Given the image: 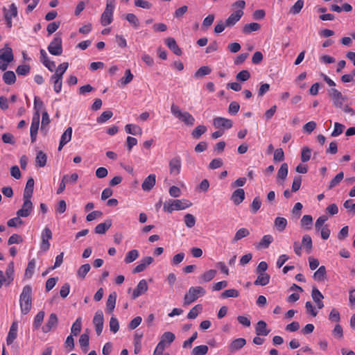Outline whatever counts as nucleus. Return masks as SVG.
<instances>
[{"instance_id":"f257e3e1","label":"nucleus","mask_w":355,"mask_h":355,"mask_svg":"<svg viewBox=\"0 0 355 355\" xmlns=\"http://www.w3.org/2000/svg\"><path fill=\"white\" fill-rule=\"evenodd\" d=\"M19 305L23 315H26L31 310L32 287L30 285L24 286L22 292L19 295Z\"/></svg>"},{"instance_id":"f03ea898","label":"nucleus","mask_w":355,"mask_h":355,"mask_svg":"<svg viewBox=\"0 0 355 355\" xmlns=\"http://www.w3.org/2000/svg\"><path fill=\"white\" fill-rule=\"evenodd\" d=\"M191 202L185 199L169 200L164 204V210L171 213L175 210H183L191 206Z\"/></svg>"},{"instance_id":"7ed1b4c3","label":"nucleus","mask_w":355,"mask_h":355,"mask_svg":"<svg viewBox=\"0 0 355 355\" xmlns=\"http://www.w3.org/2000/svg\"><path fill=\"white\" fill-rule=\"evenodd\" d=\"M172 114L185 125L192 126L195 123V118L188 112H182L176 105L172 104L171 107Z\"/></svg>"},{"instance_id":"20e7f679","label":"nucleus","mask_w":355,"mask_h":355,"mask_svg":"<svg viewBox=\"0 0 355 355\" xmlns=\"http://www.w3.org/2000/svg\"><path fill=\"white\" fill-rule=\"evenodd\" d=\"M206 291L202 286L190 287L184 297V305L187 306L194 302L198 297L205 295Z\"/></svg>"},{"instance_id":"39448f33","label":"nucleus","mask_w":355,"mask_h":355,"mask_svg":"<svg viewBox=\"0 0 355 355\" xmlns=\"http://www.w3.org/2000/svg\"><path fill=\"white\" fill-rule=\"evenodd\" d=\"M114 8V0H106V7L101 17V23L103 26H106L112 22Z\"/></svg>"},{"instance_id":"423d86ee","label":"nucleus","mask_w":355,"mask_h":355,"mask_svg":"<svg viewBox=\"0 0 355 355\" xmlns=\"http://www.w3.org/2000/svg\"><path fill=\"white\" fill-rule=\"evenodd\" d=\"M328 94L331 98L334 107L342 108L344 103L347 100V97L342 94V93L335 88H331L328 90Z\"/></svg>"},{"instance_id":"0eeeda50","label":"nucleus","mask_w":355,"mask_h":355,"mask_svg":"<svg viewBox=\"0 0 355 355\" xmlns=\"http://www.w3.org/2000/svg\"><path fill=\"white\" fill-rule=\"evenodd\" d=\"M53 234L51 230L47 226L44 228L41 234V242L40 245V250L46 252L50 248L49 240L52 239Z\"/></svg>"},{"instance_id":"6e6552de","label":"nucleus","mask_w":355,"mask_h":355,"mask_svg":"<svg viewBox=\"0 0 355 355\" xmlns=\"http://www.w3.org/2000/svg\"><path fill=\"white\" fill-rule=\"evenodd\" d=\"M62 38L61 37L55 35L53 40L51 42L48 46L49 52L53 55H60L62 53Z\"/></svg>"},{"instance_id":"1a4fd4ad","label":"nucleus","mask_w":355,"mask_h":355,"mask_svg":"<svg viewBox=\"0 0 355 355\" xmlns=\"http://www.w3.org/2000/svg\"><path fill=\"white\" fill-rule=\"evenodd\" d=\"M40 114L38 112L34 113L32 118V122L30 129L31 139L32 143L36 141L37 131L40 125Z\"/></svg>"},{"instance_id":"9d476101","label":"nucleus","mask_w":355,"mask_h":355,"mask_svg":"<svg viewBox=\"0 0 355 355\" xmlns=\"http://www.w3.org/2000/svg\"><path fill=\"white\" fill-rule=\"evenodd\" d=\"M169 173L173 176L178 175L180 173L182 162L181 158L176 156L170 159L168 163Z\"/></svg>"},{"instance_id":"9b49d317","label":"nucleus","mask_w":355,"mask_h":355,"mask_svg":"<svg viewBox=\"0 0 355 355\" xmlns=\"http://www.w3.org/2000/svg\"><path fill=\"white\" fill-rule=\"evenodd\" d=\"M23 205L20 209L17 212V215L19 217H27L33 211V203L31 198H23Z\"/></svg>"},{"instance_id":"f8f14e48","label":"nucleus","mask_w":355,"mask_h":355,"mask_svg":"<svg viewBox=\"0 0 355 355\" xmlns=\"http://www.w3.org/2000/svg\"><path fill=\"white\" fill-rule=\"evenodd\" d=\"M213 125L218 129H230L232 127V121L224 117L218 116L214 119Z\"/></svg>"},{"instance_id":"ddd939ff","label":"nucleus","mask_w":355,"mask_h":355,"mask_svg":"<svg viewBox=\"0 0 355 355\" xmlns=\"http://www.w3.org/2000/svg\"><path fill=\"white\" fill-rule=\"evenodd\" d=\"M103 311L101 310H98L94 315V319H93V323L95 326L96 332L98 336L101 335V334L103 331Z\"/></svg>"},{"instance_id":"4468645a","label":"nucleus","mask_w":355,"mask_h":355,"mask_svg":"<svg viewBox=\"0 0 355 355\" xmlns=\"http://www.w3.org/2000/svg\"><path fill=\"white\" fill-rule=\"evenodd\" d=\"M58 324V319L55 313L50 314L46 324L42 327V329L44 333H48L55 329Z\"/></svg>"},{"instance_id":"2eb2a0df","label":"nucleus","mask_w":355,"mask_h":355,"mask_svg":"<svg viewBox=\"0 0 355 355\" xmlns=\"http://www.w3.org/2000/svg\"><path fill=\"white\" fill-rule=\"evenodd\" d=\"M156 184L155 174H150L144 180L141 184V189L144 191L148 192L153 189Z\"/></svg>"},{"instance_id":"dca6fc26","label":"nucleus","mask_w":355,"mask_h":355,"mask_svg":"<svg viewBox=\"0 0 355 355\" xmlns=\"http://www.w3.org/2000/svg\"><path fill=\"white\" fill-rule=\"evenodd\" d=\"M148 284L146 279H141L139 282L136 288L132 294V299H136L140 295L144 294L148 291Z\"/></svg>"},{"instance_id":"f3484780","label":"nucleus","mask_w":355,"mask_h":355,"mask_svg":"<svg viewBox=\"0 0 355 355\" xmlns=\"http://www.w3.org/2000/svg\"><path fill=\"white\" fill-rule=\"evenodd\" d=\"M243 15V11L241 10H236L232 12L225 21V25L227 27L234 26Z\"/></svg>"},{"instance_id":"a211bd4d","label":"nucleus","mask_w":355,"mask_h":355,"mask_svg":"<svg viewBox=\"0 0 355 355\" xmlns=\"http://www.w3.org/2000/svg\"><path fill=\"white\" fill-rule=\"evenodd\" d=\"M17 8L13 3L10 5L9 12H6L4 15L5 19L6 21L7 26L10 28L12 26V19L17 16Z\"/></svg>"},{"instance_id":"6ab92c4d","label":"nucleus","mask_w":355,"mask_h":355,"mask_svg":"<svg viewBox=\"0 0 355 355\" xmlns=\"http://www.w3.org/2000/svg\"><path fill=\"white\" fill-rule=\"evenodd\" d=\"M17 331H18V322L14 321L9 329L7 338H6V343L8 345H10L13 343L14 340L17 337Z\"/></svg>"},{"instance_id":"aec40b11","label":"nucleus","mask_w":355,"mask_h":355,"mask_svg":"<svg viewBox=\"0 0 355 355\" xmlns=\"http://www.w3.org/2000/svg\"><path fill=\"white\" fill-rule=\"evenodd\" d=\"M0 60L7 62H11L14 60L12 49L8 44L0 49Z\"/></svg>"},{"instance_id":"412c9836","label":"nucleus","mask_w":355,"mask_h":355,"mask_svg":"<svg viewBox=\"0 0 355 355\" xmlns=\"http://www.w3.org/2000/svg\"><path fill=\"white\" fill-rule=\"evenodd\" d=\"M72 128L68 127L66 130L61 135L58 150L60 151L64 145L69 142L72 137Z\"/></svg>"},{"instance_id":"4be33fe9","label":"nucleus","mask_w":355,"mask_h":355,"mask_svg":"<svg viewBox=\"0 0 355 355\" xmlns=\"http://www.w3.org/2000/svg\"><path fill=\"white\" fill-rule=\"evenodd\" d=\"M245 199V191L243 189H236L232 194L230 200L235 205H239L243 202Z\"/></svg>"},{"instance_id":"5701e85b","label":"nucleus","mask_w":355,"mask_h":355,"mask_svg":"<svg viewBox=\"0 0 355 355\" xmlns=\"http://www.w3.org/2000/svg\"><path fill=\"white\" fill-rule=\"evenodd\" d=\"M175 339V336L171 331L164 332L160 338V340L158 343L164 346V347H168Z\"/></svg>"},{"instance_id":"b1692460","label":"nucleus","mask_w":355,"mask_h":355,"mask_svg":"<svg viewBox=\"0 0 355 355\" xmlns=\"http://www.w3.org/2000/svg\"><path fill=\"white\" fill-rule=\"evenodd\" d=\"M153 261V258L151 257H146L140 261V263L134 268V273H139L144 271L148 266L151 264Z\"/></svg>"},{"instance_id":"393cba45","label":"nucleus","mask_w":355,"mask_h":355,"mask_svg":"<svg viewBox=\"0 0 355 355\" xmlns=\"http://www.w3.org/2000/svg\"><path fill=\"white\" fill-rule=\"evenodd\" d=\"M165 44L175 55H181L182 52L177 44L175 40L173 37H168L165 40Z\"/></svg>"},{"instance_id":"a878e982","label":"nucleus","mask_w":355,"mask_h":355,"mask_svg":"<svg viewBox=\"0 0 355 355\" xmlns=\"http://www.w3.org/2000/svg\"><path fill=\"white\" fill-rule=\"evenodd\" d=\"M255 332L257 336H266L270 333L266 322L263 320L259 321L255 327Z\"/></svg>"},{"instance_id":"bb28decb","label":"nucleus","mask_w":355,"mask_h":355,"mask_svg":"<svg viewBox=\"0 0 355 355\" xmlns=\"http://www.w3.org/2000/svg\"><path fill=\"white\" fill-rule=\"evenodd\" d=\"M112 226V220L107 219L105 222L99 223L95 227L96 234H103Z\"/></svg>"},{"instance_id":"cd10ccee","label":"nucleus","mask_w":355,"mask_h":355,"mask_svg":"<svg viewBox=\"0 0 355 355\" xmlns=\"http://www.w3.org/2000/svg\"><path fill=\"white\" fill-rule=\"evenodd\" d=\"M34 188V180L31 178H29L26 184V187L23 194V198H31L33 196Z\"/></svg>"},{"instance_id":"c85d7f7f","label":"nucleus","mask_w":355,"mask_h":355,"mask_svg":"<svg viewBox=\"0 0 355 355\" xmlns=\"http://www.w3.org/2000/svg\"><path fill=\"white\" fill-rule=\"evenodd\" d=\"M245 339L243 338H239L232 340V342L230 345L229 348L231 352H234L243 348L245 345Z\"/></svg>"},{"instance_id":"c756f323","label":"nucleus","mask_w":355,"mask_h":355,"mask_svg":"<svg viewBox=\"0 0 355 355\" xmlns=\"http://www.w3.org/2000/svg\"><path fill=\"white\" fill-rule=\"evenodd\" d=\"M4 275L7 279V284H10L15 278V266L13 262L8 263Z\"/></svg>"},{"instance_id":"7c9ffc66","label":"nucleus","mask_w":355,"mask_h":355,"mask_svg":"<svg viewBox=\"0 0 355 355\" xmlns=\"http://www.w3.org/2000/svg\"><path fill=\"white\" fill-rule=\"evenodd\" d=\"M288 164L286 163H283L277 172V181L279 183L282 184L281 181L284 182L285 180L288 175Z\"/></svg>"},{"instance_id":"2f4dec72","label":"nucleus","mask_w":355,"mask_h":355,"mask_svg":"<svg viewBox=\"0 0 355 355\" xmlns=\"http://www.w3.org/2000/svg\"><path fill=\"white\" fill-rule=\"evenodd\" d=\"M258 276L257 279L254 281V284L256 286H266L270 282V275L265 272V273H257Z\"/></svg>"},{"instance_id":"473e14b6","label":"nucleus","mask_w":355,"mask_h":355,"mask_svg":"<svg viewBox=\"0 0 355 355\" xmlns=\"http://www.w3.org/2000/svg\"><path fill=\"white\" fill-rule=\"evenodd\" d=\"M116 300V293L115 292L110 293L106 302V310L107 312L111 313L114 309Z\"/></svg>"},{"instance_id":"72a5a7b5","label":"nucleus","mask_w":355,"mask_h":355,"mask_svg":"<svg viewBox=\"0 0 355 355\" xmlns=\"http://www.w3.org/2000/svg\"><path fill=\"white\" fill-rule=\"evenodd\" d=\"M125 130L128 134L132 135H141L142 134V129L136 124H127L125 126Z\"/></svg>"},{"instance_id":"f704fd0d","label":"nucleus","mask_w":355,"mask_h":355,"mask_svg":"<svg viewBox=\"0 0 355 355\" xmlns=\"http://www.w3.org/2000/svg\"><path fill=\"white\" fill-rule=\"evenodd\" d=\"M217 273V271L214 269L209 270L206 272H205L203 274H202L199 279H200V282H209L211 280H212L216 275Z\"/></svg>"},{"instance_id":"c9c22d12","label":"nucleus","mask_w":355,"mask_h":355,"mask_svg":"<svg viewBox=\"0 0 355 355\" xmlns=\"http://www.w3.org/2000/svg\"><path fill=\"white\" fill-rule=\"evenodd\" d=\"M274 239L272 235L266 234L264 235L260 242L258 243L257 248H268L270 243H272Z\"/></svg>"},{"instance_id":"e433bc0d","label":"nucleus","mask_w":355,"mask_h":355,"mask_svg":"<svg viewBox=\"0 0 355 355\" xmlns=\"http://www.w3.org/2000/svg\"><path fill=\"white\" fill-rule=\"evenodd\" d=\"M2 78L3 82L7 85H13L16 82V76L12 71L4 72Z\"/></svg>"},{"instance_id":"4c0bfd02","label":"nucleus","mask_w":355,"mask_h":355,"mask_svg":"<svg viewBox=\"0 0 355 355\" xmlns=\"http://www.w3.org/2000/svg\"><path fill=\"white\" fill-rule=\"evenodd\" d=\"M303 248H305L306 252L309 254L311 252L312 248H313V243L311 237L308 235L305 234L303 236L302 239V245Z\"/></svg>"},{"instance_id":"58836bf2","label":"nucleus","mask_w":355,"mask_h":355,"mask_svg":"<svg viewBox=\"0 0 355 355\" xmlns=\"http://www.w3.org/2000/svg\"><path fill=\"white\" fill-rule=\"evenodd\" d=\"M301 227L306 230L311 229L313 217L311 215H304L300 220Z\"/></svg>"},{"instance_id":"ea45409f","label":"nucleus","mask_w":355,"mask_h":355,"mask_svg":"<svg viewBox=\"0 0 355 355\" xmlns=\"http://www.w3.org/2000/svg\"><path fill=\"white\" fill-rule=\"evenodd\" d=\"M261 28L259 24L252 22L245 24L243 28V33L245 34H250L254 31H259Z\"/></svg>"},{"instance_id":"a19ab883","label":"nucleus","mask_w":355,"mask_h":355,"mask_svg":"<svg viewBox=\"0 0 355 355\" xmlns=\"http://www.w3.org/2000/svg\"><path fill=\"white\" fill-rule=\"evenodd\" d=\"M274 225L279 232H283L287 225V220L283 217H277L275 220Z\"/></svg>"},{"instance_id":"79ce46f5","label":"nucleus","mask_w":355,"mask_h":355,"mask_svg":"<svg viewBox=\"0 0 355 355\" xmlns=\"http://www.w3.org/2000/svg\"><path fill=\"white\" fill-rule=\"evenodd\" d=\"M134 76L131 73L130 70L127 69L125 72V76L121 78V80L119 81V86L123 87L128 85L132 80Z\"/></svg>"},{"instance_id":"37998d69","label":"nucleus","mask_w":355,"mask_h":355,"mask_svg":"<svg viewBox=\"0 0 355 355\" xmlns=\"http://www.w3.org/2000/svg\"><path fill=\"white\" fill-rule=\"evenodd\" d=\"M47 157L46 155L42 150L37 153L35 158L36 165L39 167H44L46 164Z\"/></svg>"},{"instance_id":"c03bdc74","label":"nucleus","mask_w":355,"mask_h":355,"mask_svg":"<svg viewBox=\"0 0 355 355\" xmlns=\"http://www.w3.org/2000/svg\"><path fill=\"white\" fill-rule=\"evenodd\" d=\"M139 256V251L137 250H132L129 251L124 259L125 263H130L135 261Z\"/></svg>"},{"instance_id":"a18cd8bd","label":"nucleus","mask_w":355,"mask_h":355,"mask_svg":"<svg viewBox=\"0 0 355 355\" xmlns=\"http://www.w3.org/2000/svg\"><path fill=\"white\" fill-rule=\"evenodd\" d=\"M82 320L81 318H78L73 323L71 328V335L77 336L81 331Z\"/></svg>"},{"instance_id":"49530a36","label":"nucleus","mask_w":355,"mask_h":355,"mask_svg":"<svg viewBox=\"0 0 355 355\" xmlns=\"http://www.w3.org/2000/svg\"><path fill=\"white\" fill-rule=\"evenodd\" d=\"M202 311V306L201 304H197L189 311L187 315V318L195 319Z\"/></svg>"},{"instance_id":"de8ad7c7","label":"nucleus","mask_w":355,"mask_h":355,"mask_svg":"<svg viewBox=\"0 0 355 355\" xmlns=\"http://www.w3.org/2000/svg\"><path fill=\"white\" fill-rule=\"evenodd\" d=\"M326 268L321 266L313 274V279L318 282L323 281L325 278Z\"/></svg>"},{"instance_id":"09e8293b","label":"nucleus","mask_w":355,"mask_h":355,"mask_svg":"<svg viewBox=\"0 0 355 355\" xmlns=\"http://www.w3.org/2000/svg\"><path fill=\"white\" fill-rule=\"evenodd\" d=\"M89 336L86 334H83L79 338V344L84 352H86L88 350L89 347Z\"/></svg>"},{"instance_id":"8fccbe9b","label":"nucleus","mask_w":355,"mask_h":355,"mask_svg":"<svg viewBox=\"0 0 355 355\" xmlns=\"http://www.w3.org/2000/svg\"><path fill=\"white\" fill-rule=\"evenodd\" d=\"M44 318V312L42 311H39L34 318L33 327L35 329L40 327Z\"/></svg>"},{"instance_id":"3c124183","label":"nucleus","mask_w":355,"mask_h":355,"mask_svg":"<svg viewBox=\"0 0 355 355\" xmlns=\"http://www.w3.org/2000/svg\"><path fill=\"white\" fill-rule=\"evenodd\" d=\"M69 67L68 62H62L55 70V72L54 74H53V76L59 77L60 78H62L64 73L67 71V68Z\"/></svg>"},{"instance_id":"603ef678","label":"nucleus","mask_w":355,"mask_h":355,"mask_svg":"<svg viewBox=\"0 0 355 355\" xmlns=\"http://www.w3.org/2000/svg\"><path fill=\"white\" fill-rule=\"evenodd\" d=\"M51 81L53 83V89L57 94L60 93L62 86V78L51 76Z\"/></svg>"},{"instance_id":"864d4df0","label":"nucleus","mask_w":355,"mask_h":355,"mask_svg":"<svg viewBox=\"0 0 355 355\" xmlns=\"http://www.w3.org/2000/svg\"><path fill=\"white\" fill-rule=\"evenodd\" d=\"M207 127L204 125H198L191 132V135L194 139H199L202 135L206 132Z\"/></svg>"},{"instance_id":"5fc2aeb1","label":"nucleus","mask_w":355,"mask_h":355,"mask_svg":"<svg viewBox=\"0 0 355 355\" xmlns=\"http://www.w3.org/2000/svg\"><path fill=\"white\" fill-rule=\"evenodd\" d=\"M250 234V232L247 228H240L238 230L234 235V237L233 239L234 241H238L243 238H245L248 236Z\"/></svg>"},{"instance_id":"6e6d98bb","label":"nucleus","mask_w":355,"mask_h":355,"mask_svg":"<svg viewBox=\"0 0 355 355\" xmlns=\"http://www.w3.org/2000/svg\"><path fill=\"white\" fill-rule=\"evenodd\" d=\"M304 4V0H297L290 9V13L297 15L300 12Z\"/></svg>"},{"instance_id":"4d7b16f0","label":"nucleus","mask_w":355,"mask_h":355,"mask_svg":"<svg viewBox=\"0 0 355 355\" xmlns=\"http://www.w3.org/2000/svg\"><path fill=\"white\" fill-rule=\"evenodd\" d=\"M90 269L91 266L89 263L82 265L77 271V276L81 279H84Z\"/></svg>"},{"instance_id":"13d9d810","label":"nucleus","mask_w":355,"mask_h":355,"mask_svg":"<svg viewBox=\"0 0 355 355\" xmlns=\"http://www.w3.org/2000/svg\"><path fill=\"white\" fill-rule=\"evenodd\" d=\"M209 348L207 345H202L195 347L192 352L191 355H205L208 352Z\"/></svg>"},{"instance_id":"bf43d9fd","label":"nucleus","mask_w":355,"mask_h":355,"mask_svg":"<svg viewBox=\"0 0 355 355\" xmlns=\"http://www.w3.org/2000/svg\"><path fill=\"white\" fill-rule=\"evenodd\" d=\"M125 19L133 26L134 28H137L139 26V21L137 17L133 13H128L125 15Z\"/></svg>"},{"instance_id":"052dcab7","label":"nucleus","mask_w":355,"mask_h":355,"mask_svg":"<svg viewBox=\"0 0 355 355\" xmlns=\"http://www.w3.org/2000/svg\"><path fill=\"white\" fill-rule=\"evenodd\" d=\"M344 178V173L343 172L338 173L334 179L331 180V181L329 182V184L328 186L329 189H331L334 187L337 186L343 179Z\"/></svg>"},{"instance_id":"680f3d73","label":"nucleus","mask_w":355,"mask_h":355,"mask_svg":"<svg viewBox=\"0 0 355 355\" xmlns=\"http://www.w3.org/2000/svg\"><path fill=\"white\" fill-rule=\"evenodd\" d=\"M184 221L185 225L187 227L191 228V227H194L196 220L193 215H192L191 214H185V216L184 217Z\"/></svg>"},{"instance_id":"e2e57ef3","label":"nucleus","mask_w":355,"mask_h":355,"mask_svg":"<svg viewBox=\"0 0 355 355\" xmlns=\"http://www.w3.org/2000/svg\"><path fill=\"white\" fill-rule=\"evenodd\" d=\"M113 113L110 110L103 112L96 119L97 123H103L112 118Z\"/></svg>"},{"instance_id":"0e129e2a","label":"nucleus","mask_w":355,"mask_h":355,"mask_svg":"<svg viewBox=\"0 0 355 355\" xmlns=\"http://www.w3.org/2000/svg\"><path fill=\"white\" fill-rule=\"evenodd\" d=\"M239 295V292L234 288L228 289L223 292L220 295V297L222 298H229V297H237Z\"/></svg>"},{"instance_id":"69168bd1","label":"nucleus","mask_w":355,"mask_h":355,"mask_svg":"<svg viewBox=\"0 0 355 355\" xmlns=\"http://www.w3.org/2000/svg\"><path fill=\"white\" fill-rule=\"evenodd\" d=\"M211 73V69L209 67L203 66L200 67L195 73L196 78H201Z\"/></svg>"},{"instance_id":"338daca9","label":"nucleus","mask_w":355,"mask_h":355,"mask_svg":"<svg viewBox=\"0 0 355 355\" xmlns=\"http://www.w3.org/2000/svg\"><path fill=\"white\" fill-rule=\"evenodd\" d=\"M30 66L28 64L19 65L16 69V72L19 76H26L30 72Z\"/></svg>"},{"instance_id":"774afa93","label":"nucleus","mask_w":355,"mask_h":355,"mask_svg":"<svg viewBox=\"0 0 355 355\" xmlns=\"http://www.w3.org/2000/svg\"><path fill=\"white\" fill-rule=\"evenodd\" d=\"M250 77V73L248 70H242L238 73L236 76V78L238 81L244 82L248 80Z\"/></svg>"}]
</instances>
